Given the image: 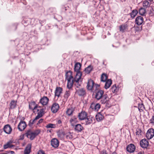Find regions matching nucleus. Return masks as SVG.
I'll return each instance as SVG.
<instances>
[{
    "mask_svg": "<svg viewBox=\"0 0 154 154\" xmlns=\"http://www.w3.org/2000/svg\"><path fill=\"white\" fill-rule=\"evenodd\" d=\"M59 108V106L57 103H54L51 108V111L53 113H56L58 110Z\"/></svg>",
    "mask_w": 154,
    "mask_h": 154,
    "instance_id": "nucleus-16",
    "label": "nucleus"
},
{
    "mask_svg": "<svg viewBox=\"0 0 154 154\" xmlns=\"http://www.w3.org/2000/svg\"><path fill=\"white\" fill-rule=\"evenodd\" d=\"M40 131L39 130H36L34 131L31 130H29L27 131L26 135L28 138L31 140H32L40 133Z\"/></svg>",
    "mask_w": 154,
    "mask_h": 154,
    "instance_id": "nucleus-2",
    "label": "nucleus"
},
{
    "mask_svg": "<svg viewBox=\"0 0 154 154\" xmlns=\"http://www.w3.org/2000/svg\"><path fill=\"white\" fill-rule=\"evenodd\" d=\"M138 154H144V152H140L138 153Z\"/></svg>",
    "mask_w": 154,
    "mask_h": 154,
    "instance_id": "nucleus-52",
    "label": "nucleus"
},
{
    "mask_svg": "<svg viewBox=\"0 0 154 154\" xmlns=\"http://www.w3.org/2000/svg\"><path fill=\"white\" fill-rule=\"evenodd\" d=\"M100 154H107L106 151L105 150H103L100 152Z\"/></svg>",
    "mask_w": 154,
    "mask_h": 154,
    "instance_id": "nucleus-48",
    "label": "nucleus"
},
{
    "mask_svg": "<svg viewBox=\"0 0 154 154\" xmlns=\"http://www.w3.org/2000/svg\"><path fill=\"white\" fill-rule=\"evenodd\" d=\"M153 1V0H152V1Z\"/></svg>",
    "mask_w": 154,
    "mask_h": 154,
    "instance_id": "nucleus-57",
    "label": "nucleus"
},
{
    "mask_svg": "<svg viewBox=\"0 0 154 154\" xmlns=\"http://www.w3.org/2000/svg\"><path fill=\"white\" fill-rule=\"evenodd\" d=\"M0 154H7L6 153H1Z\"/></svg>",
    "mask_w": 154,
    "mask_h": 154,
    "instance_id": "nucleus-56",
    "label": "nucleus"
},
{
    "mask_svg": "<svg viewBox=\"0 0 154 154\" xmlns=\"http://www.w3.org/2000/svg\"><path fill=\"white\" fill-rule=\"evenodd\" d=\"M138 13V11L136 10H134L132 11L131 12L130 14L131 17L134 18L137 15Z\"/></svg>",
    "mask_w": 154,
    "mask_h": 154,
    "instance_id": "nucleus-32",
    "label": "nucleus"
},
{
    "mask_svg": "<svg viewBox=\"0 0 154 154\" xmlns=\"http://www.w3.org/2000/svg\"><path fill=\"white\" fill-rule=\"evenodd\" d=\"M65 135H66V138L68 139H72L73 137L72 133L70 132L66 133L65 134Z\"/></svg>",
    "mask_w": 154,
    "mask_h": 154,
    "instance_id": "nucleus-35",
    "label": "nucleus"
},
{
    "mask_svg": "<svg viewBox=\"0 0 154 154\" xmlns=\"http://www.w3.org/2000/svg\"><path fill=\"white\" fill-rule=\"evenodd\" d=\"M146 10L143 8H141L139 10V14L142 16H145V14H146Z\"/></svg>",
    "mask_w": 154,
    "mask_h": 154,
    "instance_id": "nucleus-30",
    "label": "nucleus"
},
{
    "mask_svg": "<svg viewBox=\"0 0 154 154\" xmlns=\"http://www.w3.org/2000/svg\"><path fill=\"white\" fill-rule=\"evenodd\" d=\"M125 29V27L124 25H121L120 27V30L121 31L123 32Z\"/></svg>",
    "mask_w": 154,
    "mask_h": 154,
    "instance_id": "nucleus-42",
    "label": "nucleus"
},
{
    "mask_svg": "<svg viewBox=\"0 0 154 154\" xmlns=\"http://www.w3.org/2000/svg\"><path fill=\"white\" fill-rule=\"evenodd\" d=\"M30 19H29L28 20H23V23H27V24H29L30 23Z\"/></svg>",
    "mask_w": 154,
    "mask_h": 154,
    "instance_id": "nucleus-44",
    "label": "nucleus"
},
{
    "mask_svg": "<svg viewBox=\"0 0 154 154\" xmlns=\"http://www.w3.org/2000/svg\"><path fill=\"white\" fill-rule=\"evenodd\" d=\"M90 107L93 110L97 112L100 108V105L99 103L95 104L93 103L91 104Z\"/></svg>",
    "mask_w": 154,
    "mask_h": 154,
    "instance_id": "nucleus-10",
    "label": "nucleus"
},
{
    "mask_svg": "<svg viewBox=\"0 0 154 154\" xmlns=\"http://www.w3.org/2000/svg\"><path fill=\"white\" fill-rule=\"evenodd\" d=\"M112 154H116V152H113Z\"/></svg>",
    "mask_w": 154,
    "mask_h": 154,
    "instance_id": "nucleus-55",
    "label": "nucleus"
},
{
    "mask_svg": "<svg viewBox=\"0 0 154 154\" xmlns=\"http://www.w3.org/2000/svg\"><path fill=\"white\" fill-rule=\"evenodd\" d=\"M11 154H14V151H11Z\"/></svg>",
    "mask_w": 154,
    "mask_h": 154,
    "instance_id": "nucleus-54",
    "label": "nucleus"
},
{
    "mask_svg": "<svg viewBox=\"0 0 154 154\" xmlns=\"http://www.w3.org/2000/svg\"><path fill=\"white\" fill-rule=\"evenodd\" d=\"M74 110L72 108H69L67 109L66 113L68 116H70L72 114Z\"/></svg>",
    "mask_w": 154,
    "mask_h": 154,
    "instance_id": "nucleus-40",
    "label": "nucleus"
},
{
    "mask_svg": "<svg viewBox=\"0 0 154 154\" xmlns=\"http://www.w3.org/2000/svg\"><path fill=\"white\" fill-rule=\"evenodd\" d=\"M150 4L148 1H144L143 3V6L146 8L149 7L150 6Z\"/></svg>",
    "mask_w": 154,
    "mask_h": 154,
    "instance_id": "nucleus-34",
    "label": "nucleus"
},
{
    "mask_svg": "<svg viewBox=\"0 0 154 154\" xmlns=\"http://www.w3.org/2000/svg\"><path fill=\"white\" fill-rule=\"evenodd\" d=\"M78 120L77 118L75 116H74L72 117L69 120V122L71 123L72 126H73L77 122Z\"/></svg>",
    "mask_w": 154,
    "mask_h": 154,
    "instance_id": "nucleus-23",
    "label": "nucleus"
},
{
    "mask_svg": "<svg viewBox=\"0 0 154 154\" xmlns=\"http://www.w3.org/2000/svg\"><path fill=\"white\" fill-rule=\"evenodd\" d=\"M4 131L6 133L10 134L11 132L12 128L9 125H7L4 126Z\"/></svg>",
    "mask_w": 154,
    "mask_h": 154,
    "instance_id": "nucleus-20",
    "label": "nucleus"
},
{
    "mask_svg": "<svg viewBox=\"0 0 154 154\" xmlns=\"http://www.w3.org/2000/svg\"><path fill=\"white\" fill-rule=\"evenodd\" d=\"M37 119H35V118L33 120H31L29 122V125L30 126H32L33 124H34L35 121Z\"/></svg>",
    "mask_w": 154,
    "mask_h": 154,
    "instance_id": "nucleus-41",
    "label": "nucleus"
},
{
    "mask_svg": "<svg viewBox=\"0 0 154 154\" xmlns=\"http://www.w3.org/2000/svg\"><path fill=\"white\" fill-rule=\"evenodd\" d=\"M38 154H45L43 151L42 150H39L38 152Z\"/></svg>",
    "mask_w": 154,
    "mask_h": 154,
    "instance_id": "nucleus-51",
    "label": "nucleus"
},
{
    "mask_svg": "<svg viewBox=\"0 0 154 154\" xmlns=\"http://www.w3.org/2000/svg\"><path fill=\"white\" fill-rule=\"evenodd\" d=\"M104 88L106 89L108 88L112 84V82L111 80L110 79H108L106 82Z\"/></svg>",
    "mask_w": 154,
    "mask_h": 154,
    "instance_id": "nucleus-27",
    "label": "nucleus"
},
{
    "mask_svg": "<svg viewBox=\"0 0 154 154\" xmlns=\"http://www.w3.org/2000/svg\"><path fill=\"white\" fill-rule=\"evenodd\" d=\"M66 79L68 81L67 88L69 89H71L73 86L74 82H75V85L77 88H78L81 86L82 82L81 79V74L78 73L77 75H75V78H73L72 72L71 71L67 72L66 74Z\"/></svg>",
    "mask_w": 154,
    "mask_h": 154,
    "instance_id": "nucleus-1",
    "label": "nucleus"
},
{
    "mask_svg": "<svg viewBox=\"0 0 154 154\" xmlns=\"http://www.w3.org/2000/svg\"><path fill=\"white\" fill-rule=\"evenodd\" d=\"M81 66V64L79 63H76L75 64L74 66V70L76 72L75 75H77L78 73H80L81 74V76L82 75V73L80 71Z\"/></svg>",
    "mask_w": 154,
    "mask_h": 154,
    "instance_id": "nucleus-11",
    "label": "nucleus"
},
{
    "mask_svg": "<svg viewBox=\"0 0 154 154\" xmlns=\"http://www.w3.org/2000/svg\"><path fill=\"white\" fill-rule=\"evenodd\" d=\"M38 112V115L35 117V119H38L43 116L44 113V109L38 107L35 112Z\"/></svg>",
    "mask_w": 154,
    "mask_h": 154,
    "instance_id": "nucleus-5",
    "label": "nucleus"
},
{
    "mask_svg": "<svg viewBox=\"0 0 154 154\" xmlns=\"http://www.w3.org/2000/svg\"><path fill=\"white\" fill-rule=\"evenodd\" d=\"M31 145L29 144L26 146L24 151V154H29L30 153L31 149Z\"/></svg>",
    "mask_w": 154,
    "mask_h": 154,
    "instance_id": "nucleus-25",
    "label": "nucleus"
},
{
    "mask_svg": "<svg viewBox=\"0 0 154 154\" xmlns=\"http://www.w3.org/2000/svg\"><path fill=\"white\" fill-rule=\"evenodd\" d=\"M70 94V90H66L64 94V97L66 100H67L69 97Z\"/></svg>",
    "mask_w": 154,
    "mask_h": 154,
    "instance_id": "nucleus-37",
    "label": "nucleus"
},
{
    "mask_svg": "<svg viewBox=\"0 0 154 154\" xmlns=\"http://www.w3.org/2000/svg\"><path fill=\"white\" fill-rule=\"evenodd\" d=\"M87 115L86 112L84 111L82 112L81 113H79L78 117L80 120H83L85 119Z\"/></svg>",
    "mask_w": 154,
    "mask_h": 154,
    "instance_id": "nucleus-19",
    "label": "nucleus"
},
{
    "mask_svg": "<svg viewBox=\"0 0 154 154\" xmlns=\"http://www.w3.org/2000/svg\"><path fill=\"white\" fill-rule=\"evenodd\" d=\"M49 101L48 98L46 96H44L40 100V102L43 105H46Z\"/></svg>",
    "mask_w": 154,
    "mask_h": 154,
    "instance_id": "nucleus-18",
    "label": "nucleus"
},
{
    "mask_svg": "<svg viewBox=\"0 0 154 154\" xmlns=\"http://www.w3.org/2000/svg\"><path fill=\"white\" fill-rule=\"evenodd\" d=\"M154 136V129L152 128L149 129L147 131L146 136L148 139L152 138Z\"/></svg>",
    "mask_w": 154,
    "mask_h": 154,
    "instance_id": "nucleus-6",
    "label": "nucleus"
},
{
    "mask_svg": "<svg viewBox=\"0 0 154 154\" xmlns=\"http://www.w3.org/2000/svg\"><path fill=\"white\" fill-rule=\"evenodd\" d=\"M76 93L80 96H84L86 94V91L85 89L81 88H76Z\"/></svg>",
    "mask_w": 154,
    "mask_h": 154,
    "instance_id": "nucleus-9",
    "label": "nucleus"
},
{
    "mask_svg": "<svg viewBox=\"0 0 154 154\" xmlns=\"http://www.w3.org/2000/svg\"><path fill=\"white\" fill-rule=\"evenodd\" d=\"M86 124H89L93 122V120H94V118L91 116H88L85 119Z\"/></svg>",
    "mask_w": 154,
    "mask_h": 154,
    "instance_id": "nucleus-24",
    "label": "nucleus"
},
{
    "mask_svg": "<svg viewBox=\"0 0 154 154\" xmlns=\"http://www.w3.org/2000/svg\"><path fill=\"white\" fill-rule=\"evenodd\" d=\"M150 123L154 125V116H152L150 120Z\"/></svg>",
    "mask_w": 154,
    "mask_h": 154,
    "instance_id": "nucleus-45",
    "label": "nucleus"
},
{
    "mask_svg": "<svg viewBox=\"0 0 154 154\" xmlns=\"http://www.w3.org/2000/svg\"><path fill=\"white\" fill-rule=\"evenodd\" d=\"M17 105V101H15L14 100H12L10 104V109H14L16 106Z\"/></svg>",
    "mask_w": 154,
    "mask_h": 154,
    "instance_id": "nucleus-22",
    "label": "nucleus"
},
{
    "mask_svg": "<svg viewBox=\"0 0 154 154\" xmlns=\"http://www.w3.org/2000/svg\"><path fill=\"white\" fill-rule=\"evenodd\" d=\"M93 69V67L92 66L89 65L85 69V71L86 73L88 74L89 73L92 71Z\"/></svg>",
    "mask_w": 154,
    "mask_h": 154,
    "instance_id": "nucleus-29",
    "label": "nucleus"
},
{
    "mask_svg": "<svg viewBox=\"0 0 154 154\" xmlns=\"http://www.w3.org/2000/svg\"><path fill=\"white\" fill-rule=\"evenodd\" d=\"M149 14H151V15H153L154 14V10L152 9L150 10Z\"/></svg>",
    "mask_w": 154,
    "mask_h": 154,
    "instance_id": "nucleus-50",
    "label": "nucleus"
},
{
    "mask_svg": "<svg viewBox=\"0 0 154 154\" xmlns=\"http://www.w3.org/2000/svg\"><path fill=\"white\" fill-rule=\"evenodd\" d=\"M126 149L128 152L130 153H132L135 151V146L134 144H130L127 146Z\"/></svg>",
    "mask_w": 154,
    "mask_h": 154,
    "instance_id": "nucleus-13",
    "label": "nucleus"
},
{
    "mask_svg": "<svg viewBox=\"0 0 154 154\" xmlns=\"http://www.w3.org/2000/svg\"><path fill=\"white\" fill-rule=\"evenodd\" d=\"M139 110H143L144 108V107L143 104H139L138 105Z\"/></svg>",
    "mask_w": 154,
    "mask_h": 154,
    "instance_id": "nucleus-43",
    "label": "nucleus"
},
{
    "mask_svg": "<svg viewBox=\"0 0 154 154\" xmlns=\"http://www.w3.org/2000/svg\"><path fill=\"white\" fill-rule=\"evenodd\" d=\"M83 129V127L80 124L75 125V130L77 132H81Z\"/></svg>",
    "mask_w": 154,
    "mask_h": 154,
    "instance_id": "nucleus-26",
    "label": "nucleus"
},
{
    "mask_svg": "<svg viewBox=\"0 0 154 154\" xmlns=\"http://www.w3.org/2000/svg\"><path fill=\"white\" fill-rule=\"evenodd\" d=\"M143 22V17L141 16L137 17L135 19V22L138 25H140Z\"/></svg>",
    "mask_w": 154,
    "mask_h": 154,
    "instance_id": "nucleus-21",
    "label": "nucleus"
},
{
    "mask_svg": "<svg viewBox=\"0 0 154 154\" xmlns=\"http://www.w3.org/2000/svg\"><path fill=\"white\" fill-rule=\"evenodd\" d=\"M101 99V103L102 104L105 103L108 100L107 95L106 94H105L103 95Z\"/></svg>",
    "mask_w": 154,
    "mask_h": 154,
    "instance_id": "nucleus-28",
    "label": "nucleus"
},
{
    "mask_svg": "<svg viewBox=\"0 0 154 154\" xmlns=\"http://www.w3.org/2000/svg\"><path fill=\"white\" fill-rule=\"evenodd\" d=\"M140 145L142 148H145L148 146L149 143L146 140L143 139L140 141Z\"/></svg>",
    "mask_w": 154,
    "mask_h": 154,
    "instance_id": "nucleus-15",
    "label": "nucleus"
},
{
    "mask_svg": "<svg viewBox=\"0 0 154 154\" xmlns=\"http://www.w3.org/2000/svg\"><path fill=\"white\" fill-rule=\"evenodd\" d=\"M96 119L97 121L98 122H100L102 120L103 116L100 113H98L96 116Z\"/></svg>",
    "mask_w": 154,
    "mask_h": 154,
    "instance_id": "nucleus-31",
    "label": "nucleus"
},
{
    "mask_svg": "<svg viewBox=\"0 0 154 154\" xmlns=\"http://www.w3.org/2000/svg\"><path fill=\"white\" fill-rule=\"evenodd\" d=\"M43 119H41L38 122L37 124V125H39V124L42 123L43 121Z\"/></svg>",
    "mask_w": 154,
    "mask_h": 154,
    "instance_id": "nucleus-49",
    "label": "nucleus"
},
{
    "mask_svg": "<svg viewBox=\"0 0 154 154\" xmlns=\"http://www.w3.org/2000/svg\"><path fill=\"white\" fill-rule=\"evenodd\" d=\"M56 127V125L55 124L49 123L47 124L46 126V127L47 128H55Z\"/></svg>",
    "mask_w": 154,
    "mask_h": 154,
    "instance_id": "nucleus-36",
    "label": "nucleus"
},
{
    "mask_svg": "<svg viewBox=\"0 0 154 154\" xmlns=\"http://www.w3.org/2000/svg\"><path fill=\"white\" fill-rule=\"evenodd\" d=\"M13 146V145H12L11 143L10 142H8L4 146V148L5 149H6L8 148H12Z\"/></svg>",
    "mask_w": 154,
    "mask_h": 154,
    "instance_id": "nucleus-38",
    "label": "nucleus"
},
{
    "mask_svg": "<svg viewBox=\"0 0 154 154\" xmlns=\"http://www.w3.org/2000/svg\"><path fill=\"white\" fill-rule=\"evenodd\" d=\"M101 81L103 82H106L107 79V76L104 73H103L101 77Z\"/></svg>",
    "mask_w": 154,
    "mask_h": 154,
    "instance_id": "nucleus-33",
    "label": "nucleus"
},
{
    "mask_svg": "<svg viewBox=\"0 0 154 154\" xmlns=\"http://www.w3.org/2000/svg\"><path fill=\"white\" fill-rule=\"evenodd\" d=\"M29 106V109L33 110L34 113L35 112L37 109L39 107L34 101L31 102Z\"/></svg>",
    "mask_w": 154,
    "mask_h": 154,
    "instance_id": "nucleus-8",
    "label": "nucleus"
},
{
    "mask_svg": "<svg viewBox=\"0 0 154 154\" xmlns=\"http://www.w3.org/2000/svg\"><path fill=\"white\" fill-rule=\"evenodd\" d=\"M51 131H52V130H47V132H51Z\"/></svg>",
    "mask_w": 154,
    "mask_h": 154,
    "instance_id": "nucleus-53",
    "label": "nucleus"
},
{
    "mask_svg": "<svg viewBox=\"0 0 154 154\" xmlns=\"http://www.w3.org/2000/svg\"><path fill=\"white\" fill-rule=\"evenodd\" d=\"M110 91L113 93H115L118 91V89L115 85H113L111 88Z\"/></svg>",
    "mask_w": 154,
    "mask_h": 154,
    "instance_id": "nucleus-39",
    "label": "nucleus"
},
{
    "mask_svg": "<svg viewBox=\"0 0 154 154\" xmlns=\"http://www.w3.org/2000/svg\"><path fill=\"white\" fill-rule=\"evenodd\" d=\"M26 127V124L25 122L21 121L18 125V128L20 131L24 130Z\"/></svg>",
    "mask_w": 154,
    "mask_h": 154,
    "instance_id": "nucleus-7",
    "label": "nucleus"
},
{
    "mask_svg": "<svg viewBox=\"0 0 154 154\" xmlns=\"http://www.w3.org/2000/svg\"><path fill=\"white\" fill-rule=\"evenodd\" d=\"M87 87L88 90L93 91L96 90L97 88H99V85L94 84L93 80L89 79L88 80Z\"/></svg>",
    "mask_w": 154,
    "mask_h": 154,
    "instance_id": "nucleus-3",
    "label": "nucleus"
},
{
    "mask_svg": "<svg viewBox=\"0 0 154 154\" xmlns=\"http://www.w3.org/2000/svg\"><path fill=\"white\" fill-rule=\"evenodd\" d=\"M62 88L60 87H57L54 92L55 97H57L58 98L62 93Z\"/></svg>",
    "mask_w": 154,
    "mask_h": 154,
    "instance_id": "nucleus-12",
    "label": "nucleus"
},
{
    "mask_svg": "<svg viewBox=\"0 0 154 154\" xmlns=\"http://www.w3.org/2000/svg\"><path fill=\"white\" fill-rule=\"evenodd\" d=\"M57 125H58L59 126H62V121L60 120H58L57 122Z\"/></svg>",
    "mask_w": 154,
    "mask_h": 154,
    "instance_id": "nucleus-46",
    "label": "nucleus"
},
{
    "mask_svg": "<svg viewBox=\"0 0 154 154\" xmlns=\"http://www.w3.org/2000/svg\"><path fill=\"white\" fill-rule=\"evenodd\" d=\"M58 138L60 140H63L65 136V133L62 130H59L57 132Z\"/></svg>",
    "mask_w": 154,
    "mask_h": 154,
    "instance_id": "nucleus-17",
    "label": "nucleus"
},
{
    "mask_svg": "<svg viewBox=\"0 0 154 154\" xmlns=\"http://www.w3.org/2000/svg\"><path fill=\"white\" fill-rule=\"evenodd\" d=\"M99 88H97L95 91V98L97 100H99L103 96L104 91H103L99 89Z\"/></svg>",
    "mask_w": 154,
    "mask_h": 154,
    "instance_id": "nucleus-4",
    "label": "nucleus"
},
{
    "mask_svg": "<svg viewBox=\"0 0 154 154\" xmlns=\"http://www.w3.org/2000/svg\"><path fill=\"white\" fill-rule=\"evenodd\" d=\"M59 143V141L56 138L52 139L51 141L52 146L54 148H57L58 146Z\"/></svg>",
    "mask_w": 154,
    "mask_h": 154,
    "instance_id": "nucleus-14",
    "label": "nucleus"
},
{
    "mask_svg": "<svg viewBox=\"0 0 154 154\" xmlns=\"http://www.w3.org/2000/svg\"><path fill=\"white\" fill-rule=\"evenodd\" d=\"M141 131L140 129H138L137 130V132H136V135H140L141 134Z\"/></svg>",
    "mask_w": 154,
    "mask_h": 154,
    "instance_id": "nucleus-47",
    "label": "nucleus"
}]
</instances>
